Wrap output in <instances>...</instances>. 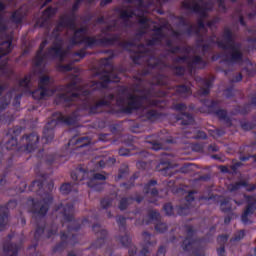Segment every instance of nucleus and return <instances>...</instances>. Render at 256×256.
Segmentation results:
<instances>
[{
    "instance_id": "f257e3e1",
    "label": "nucleus",
    "mask_w": 256,
    "mask_h": 256,
    "mask_svg": "<svg viewBox=\"0 0 256 256\" xmlns=\"http://www.w3.org/2000/svg\"><path fill=\"white\" fill-rule=\"evenodd\" d=\"M70 83L66 86H60L55 88L53 85V79L44 75L38 82V89L33 91V84L31 83V76L28 75L24 79L18 82V85L9 92L5 98H0V114L7 109L11 97H13L14 107H19V99H21L23 93H29L33 99L41 100L45 97H51L56 94V103H71L77 101V111L71 116H65L62 113L56 112L52 115V118L44 127L43 141L45 143H51L53 141V130L57 125L64 123L65 125H73L76 121H79V111H83V82L77 77V75H71L69 78Z\"/></svg>"
},
{
    "instance_id": "f03ea898",
    "label": "nucleus",
    "mask_w": 256,
    "mask_h": 256,
    "mask_svg": "<svg viewBox=\"0 0 256 256\" xmlns=\"http://www.w3.org/2000/svg\"><path fill=\"white\" fill-rule=\"evenodd\" d=\"M41 199L42 200L39 201L30 198L27 202L30 207L29 211L35 216L36 232L34 234V239H36V241L43 239V237L50 239L53 235H57V225L52 224L51 226H45V220L43 219L47 214V211H49V205H51L53 197H51V194L46 193L44 196H41Z\"/></svg>"
},
{
    "instance_id": "7ed1b4c3",
    "label": "nucleus",
    "mask_w": 256,
    "mask_h": 256,
    "mask_svg": "<svg viewBox=\"0 0 256 256\" xmlns=\"http://www.w3.org/2000/svg\"><path fill=\"white\" fill-rule=\"evenodd\" d=\"M53 216L61 221L63 227H68V232H63L60 236L61 243L54 248V252L61 251L65 245H75L77 243V236L73 231L80 229L79 221L73 220V204L63 201L56 205L53 211Z\"/></svg>"
},
{
    "instance_id": "20e7f679",
    "label": "nucleus",
    "mask_w": 256,
    "mask_h": 256,
    "mask_svg": "<svg viewBox=\"0 0 256 256\" xmlns=\"http://www.w3.org/2000/svg\"><path fill=\"white\" fill-rule=\"evenodd\" d=\"M93 171L95 170L80 167L76 171L72 172L71 178L74 180V183L63 184L60 187L61 193H63V195H69V193L77 191V185H79L78 181H83L84 179H90L88 182V187L95 189V191H101V185L99 184V181H105L107 176L101 173H95Z\"/></svg>"
},
{
    "instance_id": "39448f33",
    "label": "nucleus",
    "mask_w": 256,
    "mask_h": 256,
    "mask_svg": "<svg viewBox=\"0 0 256 256\" xmlns=\"http://www.w3.org/2000/svg\"><path fill=\"white\" fill-rule=\"evenodd\" d=\"M188 237L183 241L181 247L183 251H188L192 256H205V250L201 247V241L191 239L193 237L195 230L192 226L186 228Z\"/></svg>"
},
{
    "instance_id": "423d86ee",
    "label": "nucleus",
    "mask_w": 256,
    "mask_h": 256,
    "mask_svg": "<svg viewBox=\"0 0 256 256\" xmlns=\"http://www.w3.org/2000/svg\"><path fill=\"white\" fill-rule=\"evenodd\" d=\"M21 133V128L15 127L8 130L5 137V143L0 144V155L5 151H15L17 149V135Z\"/></svg>"
},
{
    "instance_id": "0eeeda50",
    "label": "nucleus",
    "mask_w": 256,
    "mask_h": 256,
    "mask_svg": "<svg viewBox=\"0 0 256 256\" xmlns=\"http://www.w3.org/2000/svg\"><path fill=\"white\" fill-rule=\"evenodd\" d=\"M204 105L210 109V111H213L217 117L226 125V127H231V118L227 115V112L225 110H217L219 109V101H205Z\"/></svg>"
},
{
    "instance_id": "6e6552de",
    "label": "nucleus",
    "mask_w": 256,
    "mask_h": 256,
    "mask_svg": "<svg viewBox=\"0 0 256 256\" xmlns=\"http://www.w3.org/2000/svg\"><path fill=\"white\" fill-rule=\"evenodd\" d=\"M126 218L123 216L116 217V223L119 226V229L121 231V235L118 237L119 243L123 245V247H129L131 245V237H129V232L125 228Z\"/></svg>"
},
{
    "instance_id": "1a4fd4ad",
    "label": "nucleus",
    "mask_w": 256,
    "mask_h": 256,
    "mask_svg": "<svg viewBox=\"0 0 256 256\" xmlns=\"http://www.w3.org/2000/svg\"><path fill=\"white\" fill-rule=\"evenodd\" d=\"M142 237L144 242H143L142 250L140 251L139 256H149L153 247L157 245V241L153 239V236L148 232H143Z\"/></svg>"
},
{
    "instance_id": "9d476101",
    "label": "nucleus",
    "mask_w": 256,
    "mask_h": 256,
    "mask_svg": "<svg viewBox=\"0 0 256 256\" xmlns=\"http://www.w3.org/2000/svg\"><path fill=\"white\" fill-rule=\"evenodd\" d=\"M195 81L199 87L198 95H200V97H206V95H209L211 87H213V79L197 76Z\"/></svg>"
},
{
    "instance_id": "9b49d317",
    "label": "nucleus",
    "mask_w": 256,
    "mask_h": 256,
    "mask_svg": "<svg viewBox=\"0 0 256 256\" xmlns=\"http://www.w3.org/2000/svg\"><path fill=\"white\" fill-rule=\"evenodd\" d=\"M174 109L176 111H180V114L177 115L176 119L177 121H181V125H192L194 119H193V116L184 112L187 110V106L185 104L183 103L175 104Z\"/></svg>"
},
{
    "instance_id": "f8f14e48",
    "label": "nucleus",
    "mask_w": 256,
    "mask_h": 256,
    "mask_svg": "<svg viewBox=\"0 0 256 256\" xmlns=\"http://www.w3.org/2000/svg\"><path fill=\"white\" fill-rule=\"evenodd\" d=\"M22 142L26 143V145L21 149L23 151H27L28 153H33V151L39 147V135H37V133H32L23 137Z\"/></svg>"
},
{
    "instance_id": "ddd939ff",
    "label": "nucleus",
    "mask_w": 256,
    "mask_h": 256,
    "mask_svg": "<svg viewBox=\"0 0 256 256\" xmlns=\"http://www.w3.org/2000/svg\"><path fill=\"white\" fill-rule=\"evenodd\" d=\"M255 211H256V199L253 196H249L246 209L244 210L241 217L242 223H244V225H249L251 223V220L249 219V217H251V215H253Z\"/></svg>"
},
{
    "instance_id": "4468645a",
    "label": "nucleus",
    "mask_w": 256,
    "mask_h": 256,
    "mask_svg": "<svg viewBox=\"0 0 256 256\" xmlns=\"http://www.w3.org/2000/svg\"><path fill=\"white\" fill-rule=\"evenodd\" d=\"M11 239H15V234L8 235L7 239L4 242L3 252L6 256H17L21 245L11 243Z\"/></svg>"
},
{
    "instance_id": "2eb2a0df",
    "label": "nucleus",
    "mask_w": 256,
    "mask_h": 256,
    "mask_svg": "<svg viewBox=\"0 0 256 256\" xmlns=\"http://www.w3.org/2000/svg\"><path fill=\"white\" fill-rule=\"evenodd\" d=\"M148 217H149V220L145 221V223H151V221H156L155 231H157V233H165V231L168 228L167 224H165L164 222H161V220H159L161 215L157 211L151 210L148 213Z\"/></svg>"
},
{
    "instance_id": "dca6fc26",
    "label": "nucleus",
    "mask_w": 256,
    "mask_h": 256,
    "mask_svg": "<svg viewBox=\"0 0 256 256\" xmlns=\"http://www.w3.org/2000/svg\"><path fill=\"white\" fill-rule=\"evenodd\" d=\"M55 13H57V9L51 7L47 8L42 13V16L36 21V27H45L46 29H49V25H51L49 19H51Z\"/></svg>"
},
{
    "instance_id": "f3484780",
    "label": "nucleus",
    "mask_w": 256,
    "mask_h": 256,
    "mask_svg": "<svg viewBox=\"0 0 256 256\" xmlns=\"http://www.w3.org/2000/svg\"><path fill=\"white\" fill-rule=\"evenodd\" d=\"M169 157H171V155L163 154L162 159L164 160H161L158 168V171L166 177L173 175V164H171V159H169Z\"/></svg>"
},
{
    "instance_id": "a211bd4d",
    "label": "nucleus",
    "mask_w": 256,
    "mask_h": 256,
    "mask_svg": "<svg viewBox=\"0 0 256 256\" xmlns=\"http://www.w3.org/2000/svg\"><path fill=\"white\" fill-rule=\"evenodd\" d=\"M93 231L96 233L98 239L91 245L90 249H99L103 243H105V238L107 237V230L101 228L100 225L95 224L93 226Z\"/></svg>"
},
{
    "instance_id": "6ab92c4d",
    "label": "nucleus",
    "mask_w": 256,
    "mask_h": 256,
    "mask_svg": "<svg viewBox=\"0 0 256 256\" xmlns=\"http://www.w3.org/2000/svg\"><path fill=\"white\" fill-rule=\"evenodd\" d=\"M195 192L191 191L186 196V204L185 206H178L176 207V211L178 215H187L189 213V209H191L193 205V201H195Z\"/></svg>"
},
{
    "instance_id": "aec40b11",
    "label": "nucleus",
    "mask_w": 256,
    "mask_h": 256,
    "mask_svg": "<svg viewBox=\"0 0 256 256\" xmlns=\"http://www.w3.org/2000/svg\"><path fill=\"white\" fill-rule=\"evenodd\" d=\"M89 144H91V138L87 136H74L68 142L69 147H75L76 145L77 148L86 147Z\"/></svg>"
},
{
    "instance_id": "412c9836",
    "label": "nucleus",
    "mask_w": 256,
    "mask_h": 256,
    "mask_svg": "<svg viewBox=\"0 0 256 256\" xmlns=\"http://www.w3.org/2000/svg\"><path fill=\"white\" fill-rule=\"evenodd\" d=\"M175 91L178 97H182L183 99L190 97V95H192L193 93V91L191 90V82L176 86Z\"/></svg>"
},
{
    "instance_id": "4be33fe9",
    "label": "nucleus",
    "mask_w": 256,
    "mask_h": 256,
    "mask_svg": "<svg viewBox=\"0 0 256 256\" xmlns=\"http://www.w3.org/2000/svg\"><path fill=\"white\" fill-rule=\"evenodd\" d=\"M162 141H165V138H163L161 135H159V139L154 138H147L146 139V147L148 149H153L154 151H159L160 149H164Z\"/></svg>"
},
{
    "instance_id": "5701e85b",
    "label": "nucleus",
    "mask_w": 256,
    "mask_h": 256,
    "mask_svg": "<svg viewBox=\"0 0 256 256\" xmlns=\"http://www.w3.org/2000/svg\"><path fill=\"white\" fill-rule=\"evenodd\" d=\"M241 187H244L246 191H255L256 189V185H249V183L245 181H240V182H236L234 184L229 185L228 190L230 191V193H233L238 189H241Z\"/></svg>"
},
{
    "instance_id": "b1692460",
    "label": "nucleus",
    "mask_w": 256,
    "mask_h": 256,
    "mask_svg": "<svg viewBox=\"0 0 256 256\" xmlns=\"http://www.w3.org/2000/svg\"><path fill=\"white\" fill-rule=\"evenodd\" d=\"M9 223V209L7 206H2L0 208V231H4Z\"/></svg>"
},
{
    "instance_id": "393cba45",
    "label": "nucleus",
    "mask_w": 256,
    "mask_h": 256,
    "mask_svg": "<svg viewBox=\"0 0 256 256\" xmlns=\"http://www.w3.org/2000/svg\"><path fill=\"white\" fill-rule=\"evenodd\" d=\"M237 206V201L226 198L224 200H220V209L224 213H229V211H233Z\"/></svg>"
},
{
    "instance_id": "a878e982",
    "label": "nucleus",
    "mask_w": 256,
    "mask_h": 256,
    "mask_svg": "<svg viewBox=\"0 0 256 256\" xmlns=\"http://www.w3.org/2000/svg\"><path fill=\"white\" fill-rule=\"evenodd\" d=\"M155 185H157L156 180L148 182L144 187V193H146V195H151L152 197H157L159 192L155 189Z\"/></svg>"
},
{
    "instance_id": "bb28decb",
    "label": "nucleus",
    "mask_w": 256,
    "mask_h": 256,
    "mask_svg": "<svg viewBox=\"0 0 256 256\" xmlns=\"http://www.w3.org/2000/svg\"><path fill=\"white\" fill-rule=\"evenodd\" d=\"M23 17H25V11H23V8H20L11 15L10 21L15 23V25H19L23 21Z\"/></svg>"
},
{
    "instance_id": "cd10ccee",
    "label": "nucleus",
    "mask_w": 256,
    "mask_h": 256,
    "mask_svg": "<svg viewBox=\"0 0 256 256\" xmlns=\"http://www.w3.org/2000/svg\"><path fill=\"white\" fill-rule=\"evenodd\" d=\"M151 85H167V77L162 74H158L153 78Z\"/></svg>"
},
{
    "instance_id": "c85d7f7f",
    "label": "nucleus",
    "mask_w": 256,
    "mask_h": 256,
    "mask_svg": "<svg viewBox=\"0 0 256 256\" xmlns=\"http://www.w3.org/2000/svg\"><path fill=\"white\" fill-rule=\"evenodd\" d=\"M29 189L30 191H36V193H39V195H41V189H43V180L34 181Z\"/></svg>"
},
{
    "instance_id": "c756f323",
    "label": "nucleus",
    "mask_w": 256,
    "mask_h": 256,
    "mask_svg": "<svg viewBox=\"0 0 256 256\" xmlns=\"http://www.w3.org/2000/svg\"><path fill=\"white\" fill-rule=\"evenodd\" d=\"M113 199H115V196H111V197H108V198H104L102 201H101V207L103 209H109V207H113V205H115V203L113 202Z\"/></svg>"
},
{
    "instance_id": "7c9ffc66",
    "label": "nucleus",
    "mask_w": 256,
    "mask_h": 256,
    "mask_svg": "<svg viewBox=\"0 0 256 256\" xmlns=\"http://www.w3.org/2000/svg\"><path fill=\"white\" fill-rule=\"evenodd\" d=\"M133 203V198H122L120 200L119 209L121 211H124V209H127L128 205H131Z\"/></svg>"
},
{
    "instance_id": "2f4dec72",
    "label": "nucleus",
    "mask_w": 256,
    "mask_h": 256,
    "mask_svg": "<svg viewBox=\"0 0 256 256\" xmlns=\"http://www.w3.org/2000/svg\"><path fill=\"white\" fill-rule=\"evenodd\" d=\"M127 175H129V168L127 166H122L119 169V173L117 176V180L119 179H125V177H127Z\"/></svg>"
},
{
    "instance_id": "473e14b6",
    "label": "nucleus",
    "mask_w": 256,
    "mask_h": 256,
    "mask_svg": "<svg viewBox=\"0 0 256 256\" xmlns=\"http://www.w3.org/2000/svg\"><path fill=\"white\" fill-rule=\"evenodd\" d=\"M163 209L166 215H175V208H173V205H171V203L165 204Z\"/></svg>"
},
{
    "instance_id": "72a5a7b5",
    "label": "nucleus",
    "mask_w": 256,
    "mask_h": 256,
    "mask_svg": "<svg viewBox=\"0 0 256 256\" xmlns=\"http://www.w3.org/2000/svg\"><path fill=\"white\" fill-rule=\"evenodd\" d=\"M210 135L214 139H217V137H221L222 135H225V130H223V129L211 130Z\"/></svg>"
},
{
    "instance_id": "f704fd0d",
    "label": "nucleus",
    "mask_w": 256,
    "mask_h": 256,
    "mask_svg": "<svg viewBox=\"0 0 256 256\" xmlns=\"http://www.w3.org/2000/svg\"><path fill=\"white\" fill-rule=\"evenodd\" d=\"M241 127L244 131H251V129L255 128V125L251 122H242Z\"/></svg>"
},
{
    "instance_id": "c9c22d12",
    "label": "nucleus",
    "mask_w": 256,
    "mask_h": 256,
    "mask_svg": "<svg viewBox=\"0 0 256 256\" xmlns=\"http://www.w3.org/2000/svg\"><path fill=\"white\" fill-rule=\"evenodd\" d=\"M200 201H217V196L213 195L211 192H209L208 196H202L200 198Z\"/></svg>"
},
{
    "instance_id": "e433bc0d",
    "label": "nucleus",
    "mask_w": 256,
    "mask_h": 256,
    "mask_svg": "<svg viewBox=\"0 0 256 256\" xmlns=\"http://www.w3.org/2000/svg\"><path fill=\"white\" fill-rule=\"evenodd\" d=\"M189 138H194V139H207V134H205V132L203 131H198V133L196 135L193 136H187Z\"/></svg>"
},
{
    "instance_id": "4c0bfd02",
    "label": "nucleus",
    "mask_w": 256,
    "mask_h": 256,
    "mask_svg": "<svg viewBox=\"0 0 256 256\" xmlns=\"http://www.w3.org/2000/svg\"><path fill=\"white\" fill-rule=\"evenodd\" d=\"M191 171H193V164H185L181 167L182 173H191Z\"/></svg>"
},
{
    "instance_id": "58836bf2",
    "label": "nucleus",
    "mask_w": 256,
    "mask_h": 256,
    "mask_svg": "<svg viewBox=\"0 0 256 256\" xmlns=\"http://www.w3.org/2000/svg\"><path fill=\"white\" fill-rule=\"evenodd\" d=\"M243 237H245V231L240 230L238 233H236L235 237L231 241L232 242L241 241V239H243Z\"/></svg>"
},
{
    "instance_id": "ea45409f",
    "label": "nucleus",
    "mask_w": 256,
    "mask_h": 256,
    "mask_svg": "<svg viewBox=\"0 0 256 256\" xmlns=\"http://www.w3.org/2000/svg\"><path fill=\"white\" fill-rule=\"evenodd\" d=\"M119 155L121 157H131V155H133V154L131 153V151H129V149L121 148L119 150Z\"/></svg>"
},
{
    "instance_id": "a19ab883",
    "label": "nucleus",
    "mask_w": 256,
    "mask_h": 256,
    "mask_svg": "<svg viewBox=\"0 0 256 256\" xmlns=\"http://www.w3.org/2000/svg\"><path fill=\"white\" fill-rule=\"evenodd\" d=\"M228 239H229V236H227V235H222V236L218 237L217 241H218L220 247H223V245H225V243H227Z\"/></svg>"
},
{
    "instance_id": "79ce46f5",
    "label": "nucleus",
    "mask_w": 256,
    "mask_h": 256,
    "mask_svg": "<svg viewBox=\"0 0 256 256\" xmlns=\"http://www.w3.org/2000/svg\"><path fill=\"white\" fill-rule=\"evenodd\" d=\"M215 23H219V18H214L211 21L207 22V27H210L211 29H213V27H215Z\"/></svg>"
},
{
    "instance_id": "37998d69",
    "label": "nucleus",
    "mask_w": 256,
    "mask_h": 256,
    "mask_svg": "<svg viewBox=\"0 0 256 256\" xmlns=\"http://www.w3.org/2000/svg\"><path fill=\"white\" fill-rule=\"evenodd\" d=\"M72 69H73V66L71 64L60 66V71H71Z\"/></svg>"
},
{
    "instance_id": "c03bdc74",
    "label": "nucleus",
    "mask_w": 256,
    "mask_h": 256,
    "mask_svg": "<svg viewBox=\"0 0 256 256\" xmlns=\"http://www.w3.org/2000/svg\"><path fill=\"white\" fill-rule=\"evenodd\" d=\"M241 79H243V76L241 74H236L235 77L231 78V82L232 83H239V81H241Z\"/></svg>"
},
{
    "instance_id": "a18cd8bd",
    "label": "nucleus",
    "mask_w": 256,
    "mask_h": 256,
    "mask_svg": "<svg viewBox=\"0 0 256 256\" xmlns=\"http://www.w3.org/2000/svg\"><path fill=\"white\" fill-rule=\"evenodd\" d=\"M128 253L130 256H135V254L137 253V247L135 246H130Z\"/></svg>"
},
{
    "instance_id": "49530a36",
    "label": "nucleus",
    "mask_w": 256,
    "mask_h": 256,
    "mask_svg": "<svg viewBox=\"0 0 256 256\" xmlns=\"http://www.w3.org/2000/svg\"><path fill=\"white\" fill-rule=\"evenodd\" d=\"M225 97H233V88H228L224 91Z\"/></svg>"
},
{
    "instance_id": "de8ad7c7",
    "label": "nucleus",
    "mask_w": 256,
    "mask_h": 256,
    "mask_svg": "<svg viewBox=\"0 0 256 256\" xmlns=\"http://www.w3.org/2000/svg\"><path fill=\"white\" fill-rule=\"evenodd\" d=\"M249 111H251V105L250 104L246 105L245 109L238 110V113H242L243 115H245V113H249Z\"/></svg>"
},
{
    "instance_id": "09e8293b",
    "label": "nucleus",
    "mask_w": 256,
    "mask_h": 256,
    "mask_svg": "<svg viewBox=\"0 0 256 256\" xmlns=\"http://www.w3.org/2000/svg\"><path fill=\"white\" fill-rule=\"evenodd\" d=\"M217 253L219 256H225V247L224 246H220V248H218Z\"/></svg>"
},
{
    "instance_id": "8fccbe9b",
    "label": "nucleus",
    "mask_w": 256,
    "mask_h": 256,
    "mask_svg": "<svg viewBox=\"0 0 256 256\" xmlns=\"http://www.w3.org/2000/svg\"><path fill=\"white\" fill-rule=\"evenodd\" d=\"M208 151H212L213 153L219 151V147L215 144L209 146Z\"/></svg>"
},
{
    "instance_id": "3c124183",
    "label": "nucleus",
    "mask_w": 256,
    "mask_h": 256,
    "mask_svg": "<svg viewBox=\"0 0 256 256\" xmlns=\"http://www.w3.org/2000/svg\"><path fill=\"white\" fill-rule=\"evenodd\" d=\"M46 161H47V163H53V161H55V155L50 154V155L46 156Z\"/></svg>"
},
{
    "instance_id": "603ef678",
    "label": "nucleus",
    "mask_w": 256,
    "mask_h": 256,
    "mask_svg": "<svg viewBox=\"0 0 256 256\" xmlns=\"http://www.w3.org/2000/svg\"><path fill=\"white\" fill-rule=\"evenodd\" d=\"M163 255H165V247L161 246L158 249L157 256H163Z\"/></svg>"
},
{
    "instance_id": "864d4df0",
    "label": "nucleus",
    "mask_w": 256,
    "mask_h": 256,
    "mask_svg": "<svg viewBox=\"0 0 256 256\" xmlns=\"http://www.w3.org/2000/svg\"><path fill=\"white\" fill-rule=\"evenodd\" d=\"M241 167V162H236L232 165V171H237Z\"/></svg>"
},
{
    "instance_id": "5fc2aeb1",
    "label": "nucleus",
    "mask_w": 256,
    "mask_h": 256,
    "mask_svg": "<svg viewBox=\"0 0 256 256\" xmlns=\"http://www.w3.org/2000/svg\"><path fill=\"white\" fill-rule=\"evenodd\" d=\"M77 57H80V59H83L85 57V50H80L75 54Z\"/></svg>"
},
{
    "instance_id": "6e6d98bb",
    "label": "nucleus",
    "mask_w": 256,
    "mask_h": 256,
    "mask_svg": "<svg viewBox=\"0 0 256 256\" xmlns=\"http://www.w3.org/2000/svg\"><path fill=\"white\" fill-rule=\"evenodd\" d=\"M220 171L222 173H229V168H227V166H220Z\"/></svg>"
},
{
    "instance_id": "4d7b16f0",
    "label": "nucleus",
    "mask_w": 256,
    "mask_h": 256,
    "mask_svg": "<svg viewBox=\"0 0 256 256\" xmlns=\"http://www.w3.org/2000/svg\"><path fill=\"white\" fill-rule=\"evenodd\" d=\"M7 89V84H0V95Z\"/></svg>"
},
{
    "instance_id": "13d9d810",
    "label": "nucleus",
    "mask_w": 256,
    "mask_h": 256,
    "mask_svg": "<svg viewBox=\"0 0 256 256\" xmlns=\"http://www.w3.org/2000/svg\"><path fill=\"white\" fill-rule=\"evenodd\" d=\"M224 223L227 225L229 223H231V216H227L225 219H224Z\"/></svg>"
},
{
    "instance_id": "bf43d9fd",
    "label": "nucleus",
    "mask_w": 256,
    "mask_h": 256,
    "mask_svg": "<svg viewBox=\"0 0 256 256\" xmlns=\"http://www.w3.org/2000/svg\"><path fill=\"white\" fill-rule=\"evenodd\" d=\"M115 161H116L115 158H109L108 165H114Z\"/></svg>"
},
{
    "instance_id": "052dcab7",
    "label": "nucleus",
    "mask_w": 256,
    "mask_h": 256,
    "mask_svg": "<svg viewBox=\"0 0 256 256\" xmlns=\"http://www.w3.org/2000/svg\"><path fill=\"white\" fill-rule=\"evenodd\" d=\"M98 165H99V167H105V161L100 160V161L98 162Z\"/></svg>"
},
{
    "instance_id": "680f3d73",
    "label": "nucleus",
    "mask_w": 256,
    "mask_h": 256,
    "mask_svg": "<svg viewBox=\"0 0 256 256\" xmlns=\"http://www.w3.org/2000/svg\"><path fill=\"white\" fill-rule=\"evenodd\" d=\"M240 161H249V156H247V157H245V156L240 157Z\"/></svg>"
},
{
    "instance_id": "e2e57ef3",
    "label": "nucleus",
    "mask_w": 256,
    "mask_h": 256,
    "mask_svg": "<svg viewBox=\"0 0 256 256\" xmlns=\"http://www.w3.org/2000/svg\"><path fill=\"white\" fill-rule=\"evenodd\" d=\"M87 223H89V218H85V219L82 221V225H87Z\"/></svg>"
},
{
    "instance_id": "0e129e2a",
    "label": "nucleus",
    "mask_w": 256,
    "mask_h": 256,
    "mask_svg": "<svg viewBox=\"0 0 256 256\" xmlns=\"http://www.w3.org/2000/svg\"><path fill=\"white\" fill-rule=\"evenodd\" d=\"M240 24L245 25V20H243V16L239 17Z\"/></svg>"
},
{
    "instance_id": "69168bd1",
    "label": "nucleus",
    "mask_w": 256,
    "mask_h": 256,
    "mask_svg": "<svg viewBox=\"0 0 256 256\" xmlns=\"http://www.w3.org/2000/svg\"><path fill=\"white\" fill-rule=\"evenodd\" d=\"M212 157H213V159H218L219 161H223V160H221V158L218 157L217 155H214V156H212Z\"/></svg>"
},
{
    "instance_id": "338daca9",
    "label": "nucleus",
    "mask_w": 256,
    "mask_h": 256,
    "mask_svg": "<svg viewBox=\"0 0 256 256\" xmlns=\"http://www.w3.org/2000/svg\"><path fill=\"white\" fill-rule=\"evenodd\" d=\"M136 201H137V203H141V201H143V198L138 197V198H136Z\"/></svg>"
},
{
    "instance_id": "774afa93",
    "label": "nucleus",
    "mask_w": 256,
    "mask_h": 256,
    "mask_svg": "<svg viewBox=\"0 0 256 256\" xmlns=\"http://www.w3.org/2000/svg\"><path fill=\"white\" fill-rule=\"evenodd\" d=\"M68 256H76V255H75V252H69Z\"/></svg>"
}]
</instances>
